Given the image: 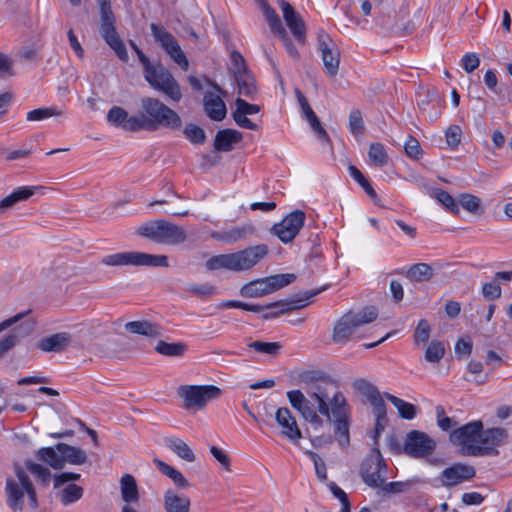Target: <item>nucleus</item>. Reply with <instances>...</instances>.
Instances as JSON below:
<instances>
[{
    "mask_svg": "<svg viewBox=\"0 0 512 512\" xmlns=\"http://www.w3.org/2000/svg\"><path fill=\"white\" fill-rule=\"evenodd\" d=\"M306 393L308 397L300 390H290L286 395L290 405L314 429H318L324 424V420L318 413L327 417L328 422L333 424L334 435L338 444L343 448L348 447L350 444L351 407L344 394L336 391L330 399L321 383L311 385Z\"/></svg>",
    "mask_w": 512,
    "mask_h": 512,
    "instance_id": "nucleus-1",
    "label": "nucleus"
},
{
    "mask_svg": "<svg viewBox=\"0 0 512 512\" xmlns=\"http://www.w3.org/2000/svg\"><path fill=\"white\" fill-rule=\"evenodd\" d=\"M137 116L133 123L139 127V131L155 132L160 128L179 130L182 126L179 114L154 97L140 100V113Z\"/></svg>",
    "mask_w": 512,
    "mask_h": 512,
    "instance_id": "nucleus-2",
    "label": "nucleus"
},
{
    "mask_svg": "<svg viewBox=\"0 0 512 512\" xmlns=\"http://www.w3.org/2000/svg\"><path fill=\"white\" fill-rule=\"evenodd\" d=\"M268 253L269 247L266 244L249 246L236 252L214 255L205 262V268L211 272L218 270L236 273L248 271L263 260Z\"/></svg>",
    "mask_w": 512,
    "mask_h": 512,
    "instance_id": "nucleus-3",
    "label": "nucleus"
},
{
    "mask_svg": "<svg viewBox=\"0 0 512 512\" xmlns=\"http://www.w3.org/2000/svg\"><path fill=\"white\" fill-rule=\"evenodd\" d=\"M321 290H313L304 292L303 294H294L287 299L268 303L266 305L249 304L238 300H226L217 304L219 309L237 308L245 311L259 313L264 309H270L271 312L265 313L262 316L263 320H269L279 317L285 313L299 310L308 306L311 299L320 293Z\"/></svg>",
    "mask_w": 512,
    "mask_h": 512,
    "instance_id": "nucleus-4",
    "label": "nucleus"
},
{
    "mask_svg": "<svg viewBox=\"0 0 512 512\" xmlns=\"http://www.w3.org/2000/svg\"><path fill=\"white\" fill-rule=\"evenodd\" d=\"M129 45L137 54L139 62L143 66L144 78L149 85L172 101L179 102L182 98L181 87L170 71L160 63L157 65L151 64L149 58L134 41L130 40Z\"/></svg>",
    "mask_w": 512,
    "mask_h": 512,
    "instance_id": "nucleus-5",
    "label": "nucleus"
},
{
    "mask_svg": "<svg viewBox=\"0 0 512 512\" xmlns=\"http://www.w3.org/2000/svg\"><path fill=\"white\" fill-rule=\"evenodd\" d=\"M137 234L153 242L167 245H178L187 238L182 227L163 219L144 223L137 229Z\"/></svg>",
    "mask_w": 512,
    "mask_h": 512,
    "instance_id": "nucleus-6",
    "label": "nucleus"
},
{
    "mask_svg": "<svg viewBox=\"0 0 512 512\" xmlns=\"http://www.w3.org/2000/svg\"><path fill=\"white\" fill-rule=\"evenodd\" d=\"M377 316L378 310L374 306L364 307L359 312H347L334 326L332 333L333 342L336 344L347 343L357 328L373 322Z\"/></svg>",
    "mask_w": 512,
    "mask_h": 512,
    "instance_id": "nucleus-7",
    "label": "nucleus"
},
{
    "mask_svg": "<svg viewBox=\"0 0 512 512\" xmlns=\"http://www.w3.org/2000/svg\"><path fill=\"white\" fill-rule=\"evenodd\" d=\"M100 10V34L106 44L115 52L122 62H128L129 56L124 42L116 29V17L110 0H97Z\"/></svg>",
    "mask_w": 512,
    "mask_h": 512,
    "instance_id": "nucleus-8",
    "label": "nucleus"
},
{
    "mask_svg": "<svg viewBox=\"0 0 512 512\" xmlns=\"http://www.w3.org/2000/svg\"><path fill=\"white\" fill-rule=\"evenodd\" d=\"M100 263L106 266H151L168 267V258L165 255H153L138 251L119 252L101 258Z\"/></svg>",
    "mask_w": 512,
    "mask_h": 512,
    "instance_id": "nucleus-9",
    "label": "nucleus"
},
{
    "mask_svg": "<svg viewBox=\"0 0 512 512\" xmlns=\"http://www.w3.org/2000/svg\"><path fill=\"white\" fill-rule=\"evenodd\" d=\"M295 279L296 275L293 273L258 278L244 284L239 293L245 298H259L291 284Z\"/></svg>",
    "mask_w": 512,
    "mask_h": 512,
    "instance_id": "nucleus-10",
    "label": "nucleus"
},
{
    "mask_svg": "<svg viewBox=\"0 0 512 512\" xmlns=\"http://www.w3.org/2000/svg\"><path fill=\"white\" fill-rule=\"evenodd\" d=\"M178 395L183 399L186 409H203L208 402L218 399L222 390L215 385H181Z\"/></svg>",
    "mask_w": 512,
    "mask_h": 512,
    "instance_id": "nucleus-11",
    "label": "nucleus"
},
{
    "mask_svg": "<svg viewBox=\"0 0 512 512\" xmlns=\"http://www.w3.org/2000/svg\"><path fill=\"white\" fill-rule=\"evenodd\" d=\"M387 464L378 447H373L360 465L362 481L369 487L377 489L387 477Z\"/></svg>",
    "mask_w": 512,
    "mask_h": 512,
    "instance_id": "nucleus-12",
    "label": "nucleus"
},
{
    "mask_svg": "<svg viewBox=\"0 0 512 512\" xmlns=\"http://www.w3.org/2000/svg\"><path fill=\"white\" fill-rule=\"evenodd\" d=\"M508 438V432L504 428H482L481 436L479 438V446L468 447V454L471 457L480 456H498L500 447L505 444Z\"/></svg>",
    "mask_w": 512,
    "mask_h": 512,
    "instance_id": "nucleus-13",
    "label": "nucleus"
},
{
    "mask_svg": "<svg viewBox=\"0 0 512 512\" xmlns=\"http://www.w3.org/2000/svg\"><path fill=\"white\" fill-rule=\"evenodd\" d=\"M305 219L304 211L294 210L287 214L279 223H275L271 227L270 233L277 236L284 244L291 243L304 226Z\"/></svg>",
    "mask_w": 512,
    "mask_h": 512,
    "instance_id": "nucleus-14",
    "label": "nucleus"
},
{
    "mask_svg": "<svg viewBox=\"0 0 512 512\" xmlns=\"http://www.w3.org/2000/svg\"><path fill=\"white\" fill-rule=\"evenodd\" d=\"M150 29L154 40L164 49V51L177 63L183 70L189 67L188 60L182 51L175 37L164 27L152 23Z\"/></svg>",
    "mask_w": 512,
    "mask_h": 512,
    "instance_id": "nucleus-15",
    "label": "nucleus"
},
{
    "mask_svg": "<svg viewBox=\"0 0 512 512\" xmlns=\"http://www.w3.org/2000/svg\"><path fill=\"white\" fill-rule=\"evenodd\" d=\"M483 422L481 420L471 421L461 427L455 428L449 435V441L454 446L460 447V452L464 456H469L468 447L479 446Z\"/></svg>",
    "mask_w": 512,
    "mask_h": 512,
    "instance_id": "nucleus-16",
    "label": "nucleus"
},
{
    "mask_svg": "<svg viewBox=\"0 0 512 512\" xmlns=\"http://www.w3.org/2000/svg\"><path fill=\"white\" fill-rule=\"evenodd\" d=\"M436 442L426 433L412 430L405 439L404 452L412 458H424L434 452Z\"/></svg>",
    "mask_w": 512,
    "mask_h": 512,
    "instance_id": "nucleus-17",
    "label": "nucleus"
},
{
    "mask_svg": "<svg viewBox=\"0 0 512 512\" xmlns=\"http://www.w3.org/2000/svg\"><path fill=\"white\" fill-rule=\"evenodd\" d=\"M318 49L321 52L326 73L330 77H335L340 65V50L325 32L318 35Z\"/></svg>",
    "mask_w": 512,
    "mask_h": 512,
    "instance_id": "nucleus-18",
    "label": "nucleus"
},
{
    "mask_svg": "<svg viewBox=\"0 0 512 512\" xmlns=\"http://www.w3.org/2000/svg\"><path fill=\"white\" fill-rule=\"evenodd\" d=\"M275 420L280 427V435L287 438L291 443L298 444L303 435L290 409L287 407L278 408L275 413Z\"/></svg>",
    "mask_w": 512,
    "mask_h": 512,
    "instance_id": "nucleus-19",
    "label": "nucleus"
},
{
    "mask_svg": "<svg viewBox=\"0 0 512 512\" xmlns=\"http://www.w3.org/2000/svg\"><path fill=\"white\" fill-rule=\"evenodd\" d=\"M475 475L476 470L473 466L464 463H456L445 468L441 472L439 479L442 486L450 488L464 481L473 479Z\"/></svg>",
    "mask_w": 512,
    "mask_h": 512,
    "instance_id": "nucleus-20",
    "label": "nucleus"
},
{
    "mask_svg": "<svg viewBox=\"0 0 512 512\" xmlns=\"http://www.w3.org/2000/svg\"><path fill=\"white\" fill-rule=\"evenodd\" d=\"M278 6L282 11L283 18L292 32L293 36L299 41L304 42L306 37V25L302 17L295 11L294 7L286 0H279Z\"/></svg>",
    "mask_w": 512,
    "mask_h": 512,
    "instance_id": "nucleus-21",
    "label": "nucleus"
},
{
    "mask_svg": "<svg viewBox=\"0 0 512 512\" xmlns=\"http://www.w3.org/2000/svg\"><path fill=\"white\" fill-rule=\"evenodd\" d=\"M35 329V322L26 320L15 326L7 335L0 339V358L14 348L21 339L29 336Z\"/></svg>",
    "mask_w": 512,
    "mask_h": 512,
    "instance_id": "nucleus-22",
    "label": "nucleus"
},
{
    "mask_svg": "<svg viewBox=\"0 0 512 512\" xmlns=\"http://www.w3.org/2000/svg\"><path fill=\"white\" fill-rule=\"evenodd\" d=\"M236 109L232 113V117L235 123L245 129L256 131L258 130V125L252 122L247 115H253L260 111V106L256 104H250L242 98H237L235 101Z\"/></svg>",
    "mask_w": 512,
    "mask_h": 512,
    "instance_id": "nucleus-23",
    "label": "nucleus"
},
{
    "mask_svg": "<svg viewBox=\"0 0 512 512\" xmlns=\"http://www.w3.org/2000/svg\"><path fill=\"white\" fill-rule=\"evenodd\" d=\"M134 119H138V116H129L128 112L119 106H113L107 113V121L112 126L121 128L126 132H139V127L133 123Z\"/></svg>",
    "mask_w": 512,
    "mask_h": 512,
    "instance_id": "nucleus-24",
    "label": "nucleus"
},
{
    "mask_svg": "<svg viewBox=\"0 0 512 512\" xmlns=\"http://www.w3.org/2000/svg\"><path fill=\"white\" fill-rule=\"evenodd\" d=\"M72 341V336L68 332H59L39 340L36 347L43 352L60 353L64 351Z\"/></svg>",
    "mask_w": 512,
    "mask_h": 512,
    "instance_id": "nucleus-25",
    "label": "nucleus"
},
{
    "mask_svg": "<svg viewBox=\"0 0 512 512\" xmlns=\"http://www.w3.org/2000/svg\"><path fill=\"white\" fill-rule=\"evenodd\" d=\"M43 189L42 186H22L15 189L11 194L0 200V215L5 213L19 202L26 201L32 197L36 191Z\"/></svg>",
    "mask_w": 512,
    "mask_h": 512,
    "instance_id": "nucleus-26",
    "label": "nucleus"
},
{
    "mask_svg": "<svg viewBox=\"0 0 512 512\" xmlns=\"http://www.w3.org/2000/svg\"><path fill=\"white\" fill-rule=\"evenodd\" d=\"M204 110L213 121H222L226 117L225 102L215 93L206 92L203 98Z\"/></svg>",
    "mask_w": 512,
    "mask_h": 512,
    "instance_id": "nucleus-27",
    "label": "nucleus"
},
{
    "mask_svg": "<svg viewBox=\"0 0 512 512\" xmlns=\"http://www.w3.org/2000/svg\"><path fill=\"white\" fill-rule=\"evenodd\" d=\"M163 507L165 512H190L191 501L188 496L168 489L163 496Z\"/></svg>",
    "mask_w": 512,
    "mask_h": 512,
    "instance_id": "nucleus-28",
    "label": "nucleus"
},
{
    "mask_svg": "<svg viewBox=\"0 0 512 512\" xmlns=\"http://www.w3.org/2000/svg\"><path fill=\"white\" fill-rule=\"evenodd\" d=\"M124 327L128 332L132 334H137L148 338H158L162 336L161 326L147 320L129 321L125 323Z\"/></svg>",
    "mask_w": 512,
    "mask_h": 512,
    "instance_id": "nucleus-29",
    "label": "nucleus"
},
{
    "mask_svg": "<svg viewBox=\"0 0 512 512\" xmlns=\"http://www.w3.org/2000/svg\"><path fill=\"white\" fill-rule=\"evenodd\" d=\"M242 140V133L234 129L218 130L214 139V149L219 152H229L233 145Z\"/></svg>",
    "mask_w": 512,
    "mask_h": 512,
    "instance_id": "nucleus-30",
    "label": "nucleus"
},
{
    "mask_svg": "<svg viewBox=\"0 0 512 512\" xmlns=\"http://www.w3.org/2000/svg\"><path fill=\"white\" fill-rule=\"evenodd\" d=\"M255 232V227L252 224H245L240 227H233L230 230L222 232H214L212 237L218 241H222L226 244H233L238 241L244 240L248 235Z\"/></svg>",
    "mask_w": 512,
    "mask_h": 512,
    "instance_id": "nucleus-31",
    "label": "nucleus"
},
{
    "mask_svg": "<svg viewBox=\"0 0 512 512\" xmlns=\"http://www.w3.org/2000/svg\"><path fill=\"white\" fill-rule=\"evenodd\" d=\"M56 449L60 453L63 467L66 463L81 465L87 461L86 452L78 447H74L66 443H57Z\"/></svg>",
    "mask_w": 512,
    "mask_h": 512,
    "instance_id": "nucleus-32",
    "label": "nucleus"
},
{
    "mask_svg": "<svg viewBox=\"0 0 512 512\" xmlns=\"http://www.w3.org/2000/svg\"><path fill=\"white\" fill-rule=\"evenodd\" d=\"M120 490L122 500L129 505L137 503L140 495L135 478L130 474H124L120 479Z\"/></svg>",
    "mask_w": 512,
    "mask_h": 512,
    "instance_id": "nucleus-33",
    "label": "nucleus"
},
{
    "mask_svg": "<svg viewBox=\"0 0 512 512\" xmlns=\"http://www.w3.org/2000/svg\"><path fill=\"white\" fill-rule=\"evenodd\" d=\"M165 444L181 459L187 462H194L196 460L193 450L182 439L178 437H169L165 439Z\"/></svg>",
    "mask_w": 512,
    "mask_h": 512,
    "instance_id": "nucleus-34",
    "label": "nucleus"
},
{
    "mask_svg": "<svg viewBox=\"0 0 512 512\" xmlns=\"http://www.w3.org/2000/svg\"><path fill=\"white\" fill-rule=\"evenodd\" d=\"M237 87H238V94L253 98L257 94V86L255 79L250 71L246 73L239 74L234 77Z\"/></svg>",
    "mask_w": 512,
    "mask_h": 512,
    "instance_id": "nucleus-35",
    "label": "nucleus"
},
{
    "mask_svg": "<svg viewBox=\"0 0 512 512\" xmlns=\"http://www.w3.org/2000/svg\"><path fill=\"white\" fill-rule=\"evenodd\" d=\"M433 275V268L427 263L413 264L405 272V276L412 282L429 281Z\"/></svg>",
    "mask_w": 512,
    "mask_h": 512,
    "instance_id": "nucleus-36",
    "label": "nucleus"
},
{
    "mask_svg": "<svg viewBox=\"0 0 512 512\" xmlns=\"http://www.w3.org/2000/svg\"><path fill=\"white\" fill-rule=\"evenodd\" d=\"M154 350L167 357H182L188 350V346L184 342H173L168 343L163 340H159Z\"/></svg>",
    "mask_w": 512,
    "mask_h": 512,
    "instance_id": "nucleus-37",
    "label": "nucleus"
},
{
    "mask_svg": "<svg viewBox=\"0 0 512 512\" xmlns=\"http://www.w3.org/2000/svg\"><path fill=\"white\" fill-rule=\"evenodd\" d=\"M6 491L8 494V505L14 511L22 510L23 508V489L19 487V485L12 479H7L6 481Z\"/></svg>",
    "mask_w": 512,
    "mask_h": 512,
    "instance_id": "nucleus-38",
    "label": "nucleus"
},
{
    "mask_svg": "<svg viewBox=\"0 0 512 512\" xmlns=\"http://www.w3.org/2000/svg\"><path fill=\"white\" fill-rule=\"evenodd\" d=\"M384 397L397 408L399 415L403 419L411 420L416 417L417 408L415 405L408 403L388 392L384 393Z\"/></svg>",
    "mask_w": 512,
    "mask_h": 512,
    "instance_id": "nucleus-39",
    "label": "nucleus"
},
{
    "mask_svg": "<svg viewBox=\"0 0 512 512\" xmlns=\"http://www.w3.org/2000/svg\"><path fill=\"white\" fill-rule=\"evenodd\" d=\"M412 487V481H396V482H386V479H383V484L378 486V495L382 496H391L394 494H400L407 492Z\"/></svg>",
    "mask_w": 512,
    "mask_h": 512,
    "instance_id": "nucleus-40",
    "label": "nucleus"
},
{
    "mask_svg": "<svg viewBox=\"0 0 512 512\" xmlns=\"http://www.w3.org/2000/svg\"><path fill=\"white\" fill-rule=\"evenodd\" d=\"M155 463L157 464L158 469L164 475L169 477L178 488L185 489V488L189 487L190 484H189L188 480L182 475V473L180 471H178L174 467L166 464L165 462H163L161 460L156 459Z\"/></svg>",
    "mask_w": 512,
    "mask_h": 512,
    "instance_id": "nucleus-41",
    "label": "nucleus"
},
{
    "mask_svg": "<svg viewBox=\"0 0 512 512\" xmlns=\"http://www.w3.org/2000/svg\"><path fill=\"white\" fill-rule=\"evenodd\" d=\"M36 457L38 460L48 464L53 469H62L63 463L60 458V453L57 451L56 447H43L40 448L36 452Z\"/></svg>",
    "mask_w": 512,
    "mask_h": 512,
    "instance_id": "nucleus-42",
    "label": "nucleus"
},
{
    "mask_svg": "<svg viewBox=\"0 0 512 512\" xmlns=\"http://www.w3.org/2000/svg\"><path fill=\"white\" fill-rule=\"evenodd\" d=\"M261 9L270 26L271 31L276 35L279 33L284 34L286 29L284 28L275 9L272 8L265 0L261 2Z\"/></svg>",
    "mask_w": 512,
    "mask_h": 512,
    "instance_id": "nucleus-43",
    "label": "nucleus"
},
{
    "mask_svg": "<svg viewBox=\"0 0 512 512\" xmlns=\"http://www.w3.org/2000/svg\"><path fill=\"white\" fill-rule=\"evenodd\" d=\"M431 195L449 212L454 215H459L460 210L456 200L445 190L435 188L432 190Z\"/></svg>",
    "mask_w": 512,
    "mask_h": 512,
    "instance_id": "nucleus-44",
    "label": "nucleus"
},
{
    "mask_svg": "<svg viewBox=\"0 0 512 512\" xmlns=\"http://www.w3.org/2000/svg\"><path fill=\"white\" fill-rule=\"evenodd\" d=\"M186 292L190 296L200 297V298H208L218 294V288L211 283H202V284H189L185 288Z\"/></svg>",
    "mask_w": 512,
    "mask_h": 512,
    "instance_id": "nucleus-45",
    "label": "nucleus"
},
{
    "mask_svg": "<svg viewBox=\"0 0 512 512\" xmlns=\"http://www.w3.org/2000/svg\"><path fill=\"white\" fill-rule=\"evenodd\" d=\"M83 488L76 484H68L59 492V498L63 505H69L78 501L83 496Z\"/></svg>",
    "mask_w": 512,
    "mask_h": 512,
    "instance_id": "nucleus-46",
    "label": "nucleus"
},
{
    "mask_svg": "<svg viewBox=\"0 0 512 512\" xmlns=\"http://www.w3.org/2000/svg\"><path fill=\"white\" fill-rule=\"evenodd\" d=\"M64 114L63 110L59 109L58 107L52 106V107H42L37 108L34 110H31L27 113V120L28 121H41L44 119H47L49 117H59Z\"/></svg>",
    "mask_w": 512,
    "mask_h": 512,
    "instance_id": "nucleus-47",
    "label": "nucleus"
},
{
    "mask_svg": "<svg viewBox=\"0 0 512 512\" xmlns=\"http://www.w3.org/2000/svg\"><path fill=\"white\" fill-rule=\"evenodd\" d=\"M352 387L355 389V391L364 395L369 400V402L372 401V399L380 396L378 389L371 382L364 378L355 379L352 383Z\"/></svg>",
    "mask_w": 512,
    "mask_h": 512,
    "instance_id": "nucleus-48",
    "label": "nucleus"
},
{
    "mask_svg": "<svg viewBox=\"0 0 512 512\" xmlns=\"http://www.w3.org/2000/svg\"><path fill=\"white\" fill-rule=\"evenodd\" d=\"M445 355V347L443 342L433 340L429 343L425 350V360L430 363H438Z\"/></svg>",
    "mask_w": 512,
    "mask_h": 512,
    "instance_id": "nucleus-49",
    "label": "nucleus"
},
{
    "mask_svg": "<svg viewBox=\"0 0 512 512\" xmlns=\"http://www.w3.org/2000/svg\"><path fill=\"white\" fill-rule=\"evenodd\" d=\"M183 134L192 144L196 145L203 144L207 139L205 131L193 123L186 124Z\"/></svg>",
    "mask_w": 512,
    "mask_h": 512,
    "instance_id": "nucleus-50",
    "label": "nucleus"
},
{
    "mask_svg": "<svg viewBox=\"0 0 512 512\" xmlns=\"http://www.w3.org/2000/svg\"><path fill=\"white\" fill-rule=\"evenodd\" d=\"M368 157L378 167H382L388 162L387 153L381 143H372L370 145Z\"/></svg>",
    "mask_w": 512,
    "mask_h": 512,
    "instance_id": "nucleus-51",
    "label": "nucleus"
},
{
    "mask_svg": "<svg viewBox=\"0 0 512 512\" xmlns=\"http://www.w3.org/2000/svg\"><path fill=\"white\" fill-rule=\"evenodd\" d=\"M348 169L350 176L364 189L369 197L375 199L377 197V193L370 182L364 177L362 172L354 165H350Z\"/></svg>",
    "mask_w": 512,
    "mask_h": 512,
    "instance_id": "nucleus-52",
    "label": "nucleus"
},
{
    "mask_svg": "<svg viewBox=\"0 0 512 512\" xmlns=\"http://www.w3.org/2000/svg\"><path fill=\"white\" fill-rule=\"evenodd\" d=\"M459 204L468 212L472 214H481V202L477 196L469 193H463L459 195Z\"/></svg>",
    "mask_w": 512,
    "mask_h": 512,
    "instance_id": "nucleus-53",
    "label": "nucleus"
},
{
    "mask_svg": "<svg viewBox=\"0 0 512 512\" xmlns=\"http://www.w3.org/2000/svg\"><path fill=\"white\" fill-rule=\"evenodd\" d=\"M248 347L271 356H276L281 351V345L278 342L253 341L248 344Z\"/></svg>",
    "mask_w": 512,
    "mask_h": 512,
    "instance_id": "nucleus-54",
    "label": "nucleus"
},
{
    "mask_svg": "<svg viewBox=\"0 0 512 512\" xmlns=\"http://www.w3.org/2000/svg\"><path fill=\"white\" fill-rule=\"evenodd\" d=\"M431 333L430 324L426 319H421L414 332V340L416 343H426L429 340Z\"/></svg>",
    "mask_w": 512,
    "mask_h": 512,
    "instance_id": "nucleus-55",
    "label": "nucleus"
},
{
    "mask_svg": "<svg viewBox=\"0 0 512 512\" xmlns=\"http://www.w3.org/2000/svg\"><path fill=\"white\" fill-rule=\"evenodd\" d=\"M349 129L354 136H358L364 129L363 118L360 110L353 109L349 115Z\"/></svg>",
    "mask_w": 512,
    "mask_h": 512,
    "instance_id": "nucleus-56",
    "label": "nucleus"
},
{
    "mask_svg": "<svg viewBox=\"0 0 512 512\" xmlns=\"http://www.w3.org/2000/svg\"><path fill=\"white\" fill-rule=\"evenodd\" d=\"M502 289L494 279L491 282H486L482 285V295L487 300H496L501 297Z\"/></svg>",
    "mask_w": 512,
    "mask_h": 512,
    "instance_id": "nucleus-57",
    "label": "nucleus"
},
{
    "mask_svg": "<svg viewBox=\"0 0 512 512\" xmlns=\"http://www.w3.org/2000/svg\"><path fill=\"white\" fill-rule=\"evenodd\" d=\"M230 59L234 77L249 71L246 61L240 52L234 50L230 55Z\"/></svg>",
    "mask_w": 512,
    "mask_h": 512,
    "instance_id": "nucleus-58",
    "label": "nucleus"
},
{
    "mask_svg": "<svg viewBox=\"0 0 512 512\" xmlns=\"http://www.w3.org/2000/svg\"><path fill=\"white\" fill-rule=\"evenodd\" d=\"M445 138L450 148H456L461 142L462 129L459 125H450L445 132Z\"/></svg>",
    "mask_w": 512,
    "mask_h": 512,
    "instance_id": "nucleus-59",
    "label": "nucleus"
},
{
    "mask_svg": "<svg viewBox=\"0 0 512 512\" xmlns=\"http://www.w3.org/2000/svg\"><path fill=\"white\" fill-rule=\"evenodd\" d=\"M306 454L309 455L314 463L315 466V472L317 477L324 481L327 479V470H326V464L324 460L315 452L313 451H306Z\"/></svg>",
    "mask_w": 512,
    "mask_h": 512,
    "instance_id": "nucleus-60",
    "label": "nucleus"
},
{
    "mask_svg": "<svg viewBox=\"0 0 512 512\" xmlns=\"http://www.w3.org/2000/svg\"><path fill=\"white\" fill-rule=\"evenodd\" d=\"M382 25L387 27V29L391 33L397 34V35H401V36L409 35L415 29V25H414V23L412 21H407L406 23H403L401 25L394 24V25H391V26H389L388 23L383 21Z\"/></svg>",
    "mask_w": 512,
    "mask_h": 512,
    "instance_id": "nucleus-61",
    "label": "nucleus"
},
{
    "mask_svg": "<svg viewBox=\"0 0 512 512\" xmlns=\"http://www.w3.org/2000/svg\"><path fill=\"white\" fill-rule=\"evenodd\" d=\"M406 154L412 159H418L422 155V149L419 141L413 136H409L404 144Z\"/></svg>",
    "mask_w": 512,
    "mask_h": 512,
    "instance_id": "nucleus-62",
    "label": "nucleus"
},
{
    "mask_svg": "<svg viewBox=\"0 0 512 512\" xmlns=\"http://www.w3.org/2000/svg\"><path fill=\"white\" fill-rule=\"evenodd\" d=\"M480 59L476 53H467L462 58V67L467 73H472L479 67Z\"/></svg>",
    "mask_w": 512,
    "mask_h": 512,
    "instance_id": "nucleus-63",
    "label": "nucleus"
},
{
    "mask_svg": "<svg viewBox=\"0 0 512 512\" xmlns=\"http://www.w3.org/2000/svg\"><path fill=\"white\" fill-rule=\"evenodd\" d=\"M370 403L373 407V412H374L376 419L388 420L386 404H385L384 400L382 399L381 395L376 397L375 399H372V401H370Z\"/></svg>",
    "mask_w": 512,
    "mask_h": 512,
    "instance_id": "nucleus-64",
    "label": "nucleus"
}]
</instances>
